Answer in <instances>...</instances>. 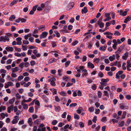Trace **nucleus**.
Returning <instances> with one entry per match:
<instances>
[{"mask_svg": "<svg viewBox=\"0 0 131 131\" xmlns=\"http://www.w3.org/2000/svg\"><path fill=\"white\" fill-rule=\"evenodd\" d=\"M88 12V10L87 9V7H84L83 9H82V14H83L84 13H86Z\"/></svg>", "mask_w": 131, "mask_h": 131, "instance_id": "8", "label": "nucleus"}, {"mask_svg": "<svg viewBox=\"0 0 131 131\" xmlns=\"http://www.w3.org/2000/svg\"><path fill=\"white\" fill-rule=\"evenodd\" d=\"M89 110L91 112H93L94 110V108L93 107H91L89 108Z\"/></svg>", "mask_w": 131, "mask_h": 131, "instance_id": "41", "label": "nucleus"}, {"mask_svg": "<svg viewBox=\"0 0 131 131\" xmlns=\"http://www.w3.org/2000/svg\"><path fill=\"white\" fill-rule=\"evenodd\" d=\"M15 55L16 56H17V57H20L21 56V54L20 53H18V52L15 53H14Z\"/></svg>", "mask_w": 131, "mask_h": 131, "instance_id": "52", "label": "nucleus"}, {"mask_svg": "<svg viewBox=\"0 0 131 131\" xmlns=\"http://www.w3.org/2000/svg\"><path fill=\"white\" fill-rule=\"evenodd\" d=\"M96 21V19L95 18L91 20L90 21V23L91 24H92L93 23H94Z\"/></svg>", "mask_w": 131, "mask_h": 131, "instance_id": "29", "label": "nucleus"}, {"mask_svg": "<svg viewBox=\"0 0 131 131\" xmlns=\"http://www.w3.org/2000/svg\"><path fill=\"white\" fill-rule=\"evenodd\" d=\"M96 61V63H98L99 62V58H97L95 59H94V61L95 62Z\"/></svg>", "mask_w": 131, "mask_h": 131, "instance_id": "39", "label": "nucleus"}, {"mask_svg": "<svg viewBox=\"0 0 131 131\" xmlns=\"http://www.w3.org/2000/svg\"><path fill=\"white\" fill-rule=\"evenodd\" d=\"M15 100V98L13 97L12 99H10L9 101V104H13Z\"/></svg>", "mask_w": 131, "mask_h": 131, "instance_id": "12", "label": "nucleus"}, {"mask_svg": "<svg viewBox=\"0 0 131 131\" xmlns=\"http://www.w3.org/2000/svg\"><path fill=\"white\" fill-rule=\"evenodd\" d=\"M77 105V104L76 103H73L71 104L70 105V106L71 107L75 106Z\"/></svg>", "mask_w": 131, "mask_h": 131, "instance_id": "43", "label": "nucleus"}, {"mask_svg": "<svg viewBox=\"0 0 131 131\" xmlns=\"http://www.w3.org/2000/svg\"><path fill=\"white\" fill-rule=\"evenodd\" d=\"M55 100L56 101L58 102L60 101V99L58 96H56L55 97Z\"/></svg>", "mask_w": 131, "mask_h": 131, "instance_id": "37", "label": "nucleus"}, {"mask_svg": "<svg viewBox=\"0 0 131 131\" xmlns=\"http://www.w3.org/2000/svg\"><path fill=\"white\" fill-rule=\"evenodd\" d=\"M21 105H23V108L24 109H27L28 107L27 105L26 104L23 103V102H22Z\"/></svg>", "mask_w": 131, "mask_h": 131, "instance_id": "10", "label": "nucleus"}, {"mask_svg": "<svg viewBox=\"0 0 131 131\" xmlns=\"http://www.w3.org/2000/svg\"><path fill=\"white\" fill-rule=\"evenodd\" d=\"M92 88L93 90H95L96 89V86L95 84H93L92 86Z\"/></svg>", "mask_w": 131, "mask_h": 131, "instance_id": "25", "label": "nucleus"}, {"mask_svg": "<svg viewBox=\"0 0 131 131\" xmlns=\"http://www.w3.org/2000/svg\"><path fill=\"white\" fill-rule=\"evenodd\" d=\"M88 4L90 6L92 7L93 5V2L92 1H90L88 3Z\"/></svg>", "mask_w": 131, "mask_h": 131, "instance_id": "62", "label": "nucleus"}, {"mask_svg": "<svg viewBox=\"0 0 131 131\" xmlns=\"http://www.w3.org/2000/svg\"><path fill=\"white\" fill-rule=\"evenodd\" d=\"M17 2V1L16 0H14L11 3L10 5L11 6H12L14 4H16Z\"/></svg>", "mask_w": 131, "mask_h": 131, "instance_id": "23", "label": "nucleus"}, {"mask_svg": "<svg viewBox=\"0 0 131 131\" xmlns=\"http://www.w3.org/2000/svg\"><path fill=\"white\" fill-rule=\"evenodd\" d=\"M74 5V4L73 3L69 4L67 6V9L68 10H70L73 8V7Z\"/></svg>", "mask_w": 131, "mask_h": 131, "instance_id": "3", "label": "nucleus"}, {"mask_svg": "<svg viewBox=\"0 0 131 131\" xmlns=\"http://www.w3.org/2000/svg\"><path fill=\"white\" fill-rule=\"evenodd\" d=\"M19 68L18 67H16L14 68H13L12 69V72L13 73H14L16 71H17L18 70Z\"/></svg>", "mask_w": 131, "mask_h": 131, "instance_id": "9", "label": "nucleus"}, {"mask_svg": "<svg viewBox=\"0 0 131 131\" xmlns=\"http://www.w3.org/2000/svg\"><path fill=\"white\" fill-rule=\"evenodd\" d=\"M34 111V108L33 106L30 107L29 109V111L30 113H32Z\"/></svg>", "mask_w": 131, "mask_h": 131, "instance_id": "18", "label": "nucleus"}, {"mask_svg": "<svg viewBox=\"0 0 131 131\" xmlns=\"http://www.w3.org/2000/svg\"><path fill=\"white\" fill-rule=\"evenodd\" d=\"M102 93L100 91H98V92L97 95L98 96L99 98H100L101 96Z\"/></svg>", "mask_w": 131, "mask_h": 131, "instance_id": "26", "label": "nucleus"}, {"mask_svg": "<svg viewBox=\"0 0 131 131\" xmlns=\"http://www.w3.org/2000/svg\"><path fill=\"white\" fill-rule=\"evenodd\" d=\"M106 49V47H103V46H101L99 48V49L101 51H104Z\"/></svg>", "mask_w": 131, "mask_h": 131, "instance_id": "15", "label": "nucleus"}, {"mask_svg": "<svg viewBox=\"0 0 131 131\" xmlns=\"http://www.w3.org/2000/svg\"><path fill=\"white\" fill-rule=\"evenodd\" d=\"M32 116L33 119L37 118L38 117V116L36 114H33L32 115Z\"/></svg>", "mask_w": 131, "mask_h": 131, "instance_id": "51", "label": "nucleus"}, {"mask_svg": "<svg viewBox=\"0 0 131 131\" xmlns=\"http://www.w3.org/2000/svg\"><path fill=\"white\" fill-rule=\"evenodd\" d=\"M78 41L77 40L74 41L72 43V45L73 46H74L78 43Z\"/></svg>", "mask_w": 131, "mask_h": 131, "instance_id": "57", "label": "nucleus"}, {"mask_svg": "<svg viewBox=\"0 0 131 131\" xmlns=\"http://www.w3.org/2000/svg\"><path fill=\"white\" fill-rule=\"evenodd\" d=\"M55 109L56 111L57 112H59L61 110L60 107L59 106H55Z\"/></svg>", "mask_w": 131, "mask_h": 131, "instance_id": "13", "label": "nucleus"}, {"mask_svg": "<svg viewBox=\"0 0 131 131\" xmlns=\"http://www.w3.org/2000/svg\"><path fill=\"white\" fill-rule=\"evenodd\" d=\"M127 66L131 67V63L129 60H128L127 62Z\"/></svg>", "mask_w": 131, "mask_h": 131, "instance_id": "21", "label": "nucleus"}, {"mask_svg": "<svg viewBox=\"0 0 131 131\" xmlns=\"http://www.w3.org/2000/svg\"><path fill=\"white\" fill-rule=\"evenodd\" d=\"M125 56H122V59L124 60H126L128 56V52H126L124 54Z\"/></svg>", "mask_w": 131, "mask_h": 131, "instance_id": "5", "label": "nucleus"}, {"mask_svg": "<svg viewBox=\"0 0 131 131\" xmlns=\"http://www.w3.org/2000/svg\"><path fill=\"white\" fill-rule=\"evenodd\" d=\"M34 38L32 37H30L29 38L28 40L31 42H33L34 41Z\"/></svg>", "mask_w": 131, "mask_h": 131, "instance_id": "45", "label": "nucleus"}, {"mask_svg": "<svg viewBox=\"0 0 131 131\" xmlns=\"http://www.w3.org/2000/svg\"><path fill=\"white\" fill-rule=\"evenodd\" d=\"M107 121L106 117H103L101 119V121L102 122H104Z\"/></svg>", "mask_w": 131, "mask_h": 131, "instance_id": "54", "label": "nucleus"}, {"mask_svg": "<svg viewBox=\"0 0 131 131\" xmlns=\"http://www.w3.org/2000/svg\"><path fill=\"white\" fill-rule=\"evenodd\" d=\"M14 47L15 48V49L16 51H18V52L19 51L20 52L21 51V49L20 48H17L16 47Z\"/></svg>", "mask_w": 131, "mask_h": 131, "instance_id": "55", "label": "nucleus"}, {"mask_svg": "<svg viewBox=\"0 0 131 131\" xmlns=\"http://www.w3.org/2000/svg\"><path fill=\"white\" fill-rule=\"evenodd\" d=\"M98 76L100 78H102L104 76L103 73H99L98 74Z\"/></svg>", "mask_w": 131, "mask_h": 131, "instance_id": "49", "label": "nucleus"}, {"mask_svg": "<svg viewBox=\"0 0 131 131\" xmlns=\"http://www.w3.org/2000/svg\"><path fill=\"white\" fill-rule=\"evenodd\" d=\"M71 100L70 99H69L68 100V102L66 104V105L67 106H68L70 103L71 102Z\"/></svg>", "mask_w": 131, "mask_h": 131, "instance_id": "60", "label": "nucleus"}, {"mask_svg": "<svg viewBox=\"0 0 131 131\" xmlns=\"http://www.w3.org/2000/svg\"><path fill=\"white\" fill-rule=\"evenodd\" d=\"M67 114V113L66 112H64L63 114L62 115V117L63 118H65L66 117V116Z\"/></svg>", "mask_w": 131, "mask_h": 131, "instance_id": "35", "label": "nucleus"}, {"mask_svg": "<svg viewBox=\"0 0 131 131\" xmlns=\"http://www.w3.org/2000/svg\"><path fill=\"white\" fill-rule=\"evenodd\" d=\"M71 119V116L70 115H68L67 116V119L68 121H70Z\"/></svg>", "mask_w": 131, "mask_h": 131, "instance_id": "61", "label": "nucleus"}, {"mask_svg": "<svg viewBox=\"0 0 131 131\" xmlns=\"http://www.w3.org/2000/svg\"><path fill=\"white\" fill-rule=\"evenodd\" d=\"M6 70H5L4 69H1L0 70V72L1 73H6Z\"/></svg>", "mask_w": 131, "mask_h": 131, "instance_id": "56", "label": "nucleus"}, {"mask_svg": "<svg viewBox=\"0 0 131 131\" xmlns=\"http://www.w3.org/2000/svg\"><path fill=\"white\" fill-rule=\"evenodd\" d=\"M126 64L124 62L122 65V68L123 70H125L126 69V67L125 66V65Z\"/></svg>", "mask_w": 131, "mask_h": 131, "instance_id": "38", "label": "nucleus"}, {"mask_svg": "<svg viewBox=\"0 0 131 131\" xmlns=\"http://www.w3.org/2000/svg\"><path fill=\"white\" fill-rule=\"evenodd\" d=\"M12 61V59H9L7 61L6 63L7 64H10Z\"/></svg>", "mask_w": 131, "mask_h": 131, "instance_id": "47", "label": "nucleus"}, {"mask_svg": "<svg viewBox=\"0 0 131 131\" xmlns=\"http://www.w3.org/2000/svg\"><path fill=\"white\" fill-rule=\"evenodd\" d=\"M100 111L99 109H96L95 110V113L96 114H97L99 113Z\"/></svg>", "mask_w": 131, "mask_h": 131, "instance_id": "32", "label": "nucleus"}, {"mask_svg": "<svg viewBox=\"0 0 131 131\" xmlns=\"http://www.w3.org/2000/svg\"><path fill=\"white\" fill-rule=\"evenodd\" d=\"M57 123V120H54L52 121V124L53 125H55Z\"/></svg>", "mask_w": 131, "mask_h": 131, "instance_id": "40", "label": "nucleus"}, {"mask_svg": "<svg viewBox=\"0 0 131 131\" xmlns=\"http://www.w3.org/2000/svg\"><path fill=\"white\" fill-rule=\"evenodd\" d=\"M74 117L75 119H79L80 118L79 116L76 114H74Z\"/></svg>", "mask_w": 131, "mask_h": 131, "instance_id": "22", "label": "nucleus"}, {"mask_svg": "<svg viewBox=\"0 0 131 131\" xmlns=\"http://www.w3.org/2000/svg\"><path fill=\"white\" fill-rule=\"evenodd\" d=\"M15 18V17L14 15H12L9 18L10 21H12L13 19H14Z\"/></svg>", "mask_w": 131, "mask_h": 131, "instance_id": "17", "label": "nucleus"}, {"mask_svg": "<svg viewBox=\"0 0 131 131\" xmlns=\"http://www.w3.org/2000/svg\"><path fill=\"white\" fill-rule=\"evenodd\" d=\"M119 106L120 108L124 110L127 109L128 108V106H127L123 105L122 104H120Z\"/></svg>", "mask_w": 131, "mask_h": 131, "instance_id": "6", "label": "nucleus"}, {"mask_svg": "<svg viewBox=\"0 0 131 131\" xmlns=\"http://www.w3.org/2000/svg\"><path fill=\"white\" fill-rule=\"evenodd\" d=\"M20 20L21 21L22 23H25L26 21V19L24 18H20Z\"/></svg>", "mask_w": 131, "mask_h": 131, "instance_id": "27", "label": "nucleus"}, {"mask_svg": "<svg viewBox=\"0 0 131 131\" xmlns=\"http://www.w3.org/2000/svg\"><path fill=\"white\" fill-rule=\"evenodd\" d=\"M124 121H121L119 125L118 126L119 127H122L124 126Z\"/></svg>", "mask_w": 131, "mask_h": 131, "instance_id": "24", "label": "nucleus"}, {"mask_svg": "<svg viewBox=\"0 0 131 131\" xmlns=\"http://www.w3.org/2000/svg\"><path fill=\"white\" fill-rule=\"evenodd\" d=\"M23 43L24 44L28 45L29 44V42L28 40H23Z\"/></svg>", "mask_w": 131, "mask_h": 131, "instance_id": "44", "label": "nucleus"}, {"mask_svg": "<svg viewBox=\"0 0 131 131\" xmlns=\"http://www.w3.org/2000/svg\"><path fill=\"white\" fill-rule=\"evenodd\" d=\"M16 96L18 99H20L21 98V96L18 93L16 95Z\"/></svg>", "mask_w": 131, "mask_h": 131, "instance_id": "59", "label": "nucleus"}, {"mask_svg": "<svg viewBox=\"0 0 131 131\" xmlns=\"http://www.w3.org/2000/svg\"><path fill=\"white\" fill-rule=\"evenodd\" d=\"M88 66L92 69H93L94 67V65L90 62H88Z\"/></svg>", "mask_w": 131, "mask_h": 131, "instance_id": "7", "label": "nucleus"}, {"mask_svg": "<svg viewBox=\"0 0 131 131\" xmlns=\"http://www.w3.org/2000/svg\"><path fill=\"white\" fill-rule=\"evenodd\" d=\"M125 97L127 100H130L131 99V96L130 95H127Z\"/></svg>", "mask_w": 131, "mask_h": 131, "instance_id": "30", "label": "nucleus"}, {"mask_svg": "<svg viewBox=\"0 0 131 131\" xmlns=\"http://www.w3.org/2000/svg\"><path fill=\"white\" fill-rule=\"evenodd\" d=\"M109 81V79H102L101 80L102 82L103 83H106Z\"/></svg>", "mask_w": 131, "mask_h": 131, "instance_id": "16", "label": "nucleus"}, {"mask_svg": "<svg viewBox=\"0 0 131 131\" xmlns=\"http://www.w3.org/2000/svg\"><path fill=\"white\" fill-rule=\"evenodd\" d=\"M17 75L15 73H13L11 74V76L13 78H16L17 77Z\"/></svg>", "mask_w": 131, "mask_h": 131, "instance_id": "42", "label": "nucleus"}, {"mask_svg": "<svg viewBox=\"0 0 131 131\" xmlns=\"http://www.w3.org/2000/svg\"><path fill=\"white\" fill-rule=\"evenodd\" d=\"M24 78V77L22 75H20L18 78V80L20 81L22 79Z\"/></svg>", "mask_w": 131, "mask_h": 131, "instance_id": "48", "label": "nucleus"}, {"mask_svg": "<svg viewBox=\"0 0 131 131\" xmlns=\"http://www.w3.org/2000/svg\"><path fill=\"white\" fill-rule=\"evenodd\" d=\"M49 61H50V63H51L54 62H56L57 61V60L54 58H52L51 59L49 60Z\"/></svg>", "mask_w": 131, "mask_h": 131, "instance_id": "11", "label": "nucleus"}, {"mask_svg": "<svg viewBox=\"0 0 131 131\" xmlns=\"http://www.w3.org/2000/svg\"><path fill=\"white\" fill-rule=\"evenodd\" d=\"M70 63V61H69L66 62L65 63V66L66 67H67Z\"/></svg>", "mask_w": 131, "mask_h": 131, "instance_id": "33", "label": "nucleus"}, {"mask_svg": "<svg viewBox=\"0 0 131 131\" xmlns=\"http://www.w3.org/2000/svg\"><path fill=\"white\" fill-rule=\"evenodd\" d=\"M37 6V5H36L33 6L32 10L33 11H35Z\"/></svg>", "mask_w": 131, "mask_h": 131, "instance_id": "53", "label": "nucleus"}, {"mask_svg": "<svg viewBox=\"0 0 131 131\" xmlns=\"http://www.w3.org/2000/svg\"><path fill=\"white\" fill-rule=\"evenodd\" d=\"M48 34L47 32L44 31L42 32V34L40 35V39H42L46 37Z\"/></svg>", "mask_w": 131, "mask_h": 131, "instance_id": "2", "label": "nucleus"}, {"mask_svg": "<svg viewBox=\"0 0 131 131\" xmlns=\"http://www.w3.org/2000/svg\"><path fill=\"white\" fill-rule=\"evenodd\" d=\"M7 83L8 85L9 86H12L13 85V83L11 82H7Z\"/></svg>", "mask_w": 131, "mask_h": 131, "instance_id": "58", "label": "nucleus"}, {"mask_svg": "<svg viewBox=\"0 0 131 131\" xmlns=\"http://www.w3.org/2000/svg\"><path fill=\"white\" fill-rule=\"evenodd\" d=\"M98 24L100 28H102L104 26V23L102 22L99 23Z\"/></svg>", "mask_w": 131, "mask_h": 131, "instance_id": "14", "label": "nucleus"}, {"mask_svg": "<svg viewBox=\"0 0 131 131\" xmlns=\"http://www.w3.org/2000/svg\"><path fill=\"white\" fill-rule=\"evenodd\" d=\"M3 41L4 42H5V37L3 36H1L0 37V41Z\"/></svg>", "mask_w": 131, "mask_h": 131, "instance_id": "19", "label": "nucleus"}, {"mask_svg": "<svg viewBox=\"0 0 131 131\" xmlns=\"http://www.w3.org/2000/svg\"><path fill=\"white\" fill-rule=\"evenodd\" d=\"M117 102L118 101L116 99H114L113 100V102L114 103V104L115 105H116L117 103Z\"/></svg>", "mask_w": 131, "mask_h": 131, "instance_id": "64", "label": "nucleus"}, {"mask_svg": "<svg viewBox=\"0 0 131 131\" xmlns=\"http://www.w3.org/2000/svg\"><path fill=\"white\" fill-rule=\"evenodd\" d=\"M125 10H125L123 12L122 10H121L120 12V15H122L123 16H125L127 15V12L129 11V9H126Z\"/></svg>", "mask_w": 131, "mask_h": 131, "instance_id": "1", "label": "nucleus"}, {"mask_svg": "<svg viewBox=\"0 0 131 131\" xmlns=\"http://www.w3.org/2000/svg\"><path fill=\"white\" fill-rule=\"evenodd\" d=\"M30 80V78L29 77H25L24 79V81L26 82Z\"/></svg>", "mask_w": 131, "mask_h": 131, "instance_id": "31", "label": "nucleus"}, {"mask_svg": "<svg viewBox=\"0 0 131 131\" xmlns=\"http://www.w3.org/2000/svg\"><path fill=\"white\" fill-rule=\"evenodd\" d=\"M97 117L96 116H95L94 117L93 119H92V121L94 123H96V121L97 120Z\"/></svg>", "mask_w": 131, "mask_h": 131, "instance_id": "36", "label": "nucleus"}, {"mask_svg": "<svg viewBox=\"0 0 131 131\" xmlns=\"http://www.w3.org/2000/svg\"><path fill=\"white\" fill-rule=\"evenodd\" d=\"M131 20V15H130L127 17L125 19L124 21V23H127V22Z\"/></svg>", "mask_w": 131, "mask_h": 131, "instance_id": "4", "label": "nucleus"}, {"mask_svg": "<svg viewBox=\"0 0 131 131\" xmlns=\"http://www.w3.org/2000/svg\"><path fill=\"white\" fill-rule=\"evenodd\" d=\"M79 125H80V127L81 128H83L84 127V125L83 124V123L82 122H80L79 123Z\"/></svg>", "mask_w": 131, "mask_h": 131, "instance_id": "28", "label": "nucleus"}, {"mask_svg": "<svg viewBox=\"0 0 131 131\" xmlns=\"http://www.w3.org/2000/svg\"><path fill=\"white\" fill-rule=\"evenodd\" d=\"M73 27V26L71 25H69L68 27V29L69 30H71Z\"/></svg>", "mask_w": 131, "mask_h": 131, "instance_id": "63", "label": "nucleus"}, {"mask_svg": "<svg viewBox=\"0 0 131 131\" xmlns=\"http://www.w3.org/2000/svg\"><path fill=\"white\" fill-rule=\"evenodd\" d=\"M24 64V62H22L20 63L19 65L18 66L19 67L21 68H23V65Z\"/></svg>", "mask_w": 131, "mask_h": 131, "instance_id": "46", "label": "nucleus"}, {"mask_svg": "<svg viewBox=\"0 0 131 131\" xmlns=\"http://www.w3.org/2000/svg\"><path fill=\"white\" fill-rule=\"evenodd\" d=\"M54 33L56 34V36L57 37H59L60 36V34L58 32V31L57 30L54 31Z\"/></svg>", "mask_w": 131, "mask_h": 131, "instance_id": "20", "label": "nucleus"}, {"mask_svg": "<svg viewBox=\"0 0 131 131\" xmlns=\"http://www.w3.org/2000/svg\"><path fill=\"white\" fill-rule=\"evenodd\" d=\"M30 64L32 66L34 65L35 64V62L34 61H31L30 62Z\"/></svg>", "mask_w": 131, "mask_h": 131, "instance_id": "34", "label": "nucleus"}, {"mask_svg": "<svg viewBox=\"0 0 131 131\" xmlns=\"http://www.w3.org/2000/svg\"><path fill=\"white\" fill-rule=\"evenodd\" d=\"M107 74L110 76H112L113 73L111 71H110L107 72Z\"/></svg>", "mask_w": 131, "mask_h": 131, "instance_id": "50", "label": "nucleus"}]
</instances>
